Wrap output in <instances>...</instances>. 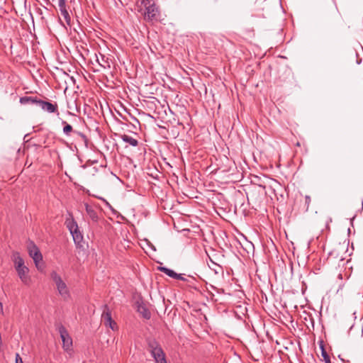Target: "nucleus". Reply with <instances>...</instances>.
I'll return each instance as SVG.
<instances>
[{
	"mask_svg": "<svg viewBox=\"0 0 363 363\" xmlns=\"http://www.w3.org/2000/svg\"><path fill=\"white\" fill-rule=\"evenodd\" d=\"M135 9L147 21L157 22L160 18V11L154 0H138Z\"/></svg>",
	"mask_w": 363,
	"mask_h": 363,
	"instance_id": "obj_1",
	"label": "nucleus"
},
{
	"mask_svg": "<svg viewBox=\"0 0 363 363\" xmlns=\"http://www.w3.org/2000/svg\"><path fill=\"white\" fill-rule=\"evenodd\" d=\"M347 251V247L344 245H339L334 248L328 255L327 262L330 264H334L337 267H344L345 265L350 261L345 260L346 257L344 256Z\"/></svg>",
	"mask_w": 363,
	"mask_h": 363,
	"instance_id": "obj_2",
	"label": "nucleus"
},
{
	"mask_svg": "<svg viewBox=\"0 0 363 363\" xmlns=\"http://www.w3.org/2000/svg\"><path fill=\"white\" fill-rule=\"evenodd\" d=\"M50 278L55 283L59 295L64 299L67 300L70 298V292L65 281L61 276L55 271L50 273Z\"/></svg>",
	"mask_w": 363,
	"mask_h": 363,
	"instance_id": "obj_3",
	"label": "nucleus"
},
{
	"mask_svg": "<svg viewBox=\"0 0 363 363\" xmlns=\"http://www.w3.org/2000/svg\"><path fill=\"white\" fill-rule=\"evenodd\" d=\"M148 351L154 358L155 363H167L165 354L160 345L155 339L147 340Z\"/></svg>",
	"mask_w": 363,
	"mask_h": 363,
	"instance_id": "obj_4",
	"label": "nucleus"
},
{
	"mask_svg": "<svg viewBox=\"0 0 363 363\" xmlns=\"http://www.w3.org/2000/svg\"><path fill=\"white\" fill-rule=\"evenodd\" d=\"M28 250L30 257L33 259L36 267H38V263L43 260V256L38 247L35 243L30 241L28 245Z\"/></svg>",
	"mask_w": 363,
	"mask_h": 363,
	"instance_id": "obj_5",
	"label": "nucleus"
},
{
	"mask_svg": "<svg viewBox=\"0 0 363 363\" xmlns=\"http://www.w3.org/2000/svg\"><path fill=\"white\" fill-rule=\"evenodd\" d=\"M101 321L104 322L106 326L110 327L112 330H114L116 326V323L113 320L111 311L107 305L104 306Z\"/></svg>",
	"mask_w": 363,
	"mask_h": 363,
	"instance_id": "obj_6",
	"label": "nucleus"
},
{
	"mask_svg": "<svg viewBox=\"0 0 363 363\" xmlns=\"http://www.w3.org/2000/svg\"><path fill=\"white\" fill-rule=\"evenodd\" d=\"M38 106L41 108L44 111H46L49 113H55L59 114L58 112V106L56 102L51 103L48 101H43L40 99L38 104Z\"/></svg>",
	"mask_w": 363,
	"mask_h": 363,
	"instance_id": "obj_7",
	"label": "nucleus"
},
{
	"mask_svg": "<svg viewBox=\"0 0 363 363\" xmlns=\"http://www.w3.org/2000/svg\"><path fill=\"white\" fill-rule=\"evenodd\" d=\"M59 332L62 341L63 348L65 350H69L72 345V340L71 337L64 326L60 327Z\"/></svg>",
	"mask_w": 363,
	"mask_h": 363,
	"instance_id": "obj_8",
	"label": "nucleus"
},
{
	"mask_svg": "<svg viewBox=\"0 0 363 363\" xmlns=\"http://www.w3.org/2000/svg\"><path fill=\"white\" fill-rule=\"evenodd\" d=\"M324 15L325 19L330 23L337 22L340 19V14L337 9L335 6H332Z\"/></svg>",
	"mask_w": 363,
	"mask_h": 363,
	"instance_id": "obj_9",
	"label": "nucleus"
},
{
	"mask_svg": "<svg viewBox=\"0 0 363 363\" xmlns=\"http://www.w3.org/2000/svg\"><path fill=\"white\" fill-rule=\"evenodd\" d=\"M16 270L21 281L26 285H29L30 284L31 279L30 277L28 275L29 272L28 268L25 267L23 268L17 269Z\"/></svg>",
	"mask_w": 363,
	"mask_h": 363,
	"instance_id": "obj_10",
	"label": "nucleus"
},
{
	"mask_svg": "<svg viewBox=\"0 0 363 363\" xmlns=\"http://www.w3.org/2000/svg\"><path fill=\"white\" fill-rule=\"evenodd\" d=\"M85 210L86 214L89 217V218L94 223H97L99 220V216L97 210L92 206L85 203Z\"/></svg>",
	"mask_w": 363,
	"mask_h": 363,
	"instance_id": "obj_11",
	"label": "nucleus"
},
{
	"mask_svg": "<svg viewBox=\"0 0 363 363\" xmlns=\"http://www.w3.org/2000/svg\"><path fill=\"white\" fill-rule=\"evenodd\" d=\"M39 99L37 96H25L20 98V103L23 105L26 104H35L38 106Z\"/></svg>",
	"mask_w": 363,
	"mask_h": 363,
	"instance_id": "obj_12",
	"label": "nucleus"
},
{
	"mask_svg": "<svg viewBox=\"0 0 363 363\" xmlns=\"http://www.w3.org/2000/svg\"><path fill=\"white\" fill-rule=\"evenodd\" d=\"M13 262H14L16 269H19V268H23V267H26L24 265V260L20 256L18 252H15L13 254Z\"/></svg>",
	"mask_w": 363,
	"mask_h": 363,
	"instance_id": "obj_13",
	"label": "nucleus"
},
{
	"mask_svg": "<svg viewBox=\"0 0 363 363\" xmlns=\"http://www.w3.org/2000/svg\"><path fill=\"white\" fill-rule=\"evenodd\" d=\"M71 234L72 235L74 243L77 245H81L84 238L79 228L77 230L72 232Z\"/></svg>",
	"mask_w": 363,
	"mask_h": 363,
	"instance_id": "obj_14",
	"label": "nucleus"
},
{
	"mask_svg": "<svg viewBox=\"0 0 363 363\" xmlns=\"http://www.w3.org/2000/svg\"><path fill=\"white\" fill-rule=\"evenodd\" d=\"M121 139L123 142L130 144L133 147H136L138 145V141L135 138L128 135H122L121 136Z\"/></svg>",
	"mask_w": 363,
	"mask_h": 363,
	"instance_id": "obj_15",
	"label": "nucleus"
},
{
	"mask_svg": "<svg viewBox=\"0 0 363 363\" xmlns=\"http://www.w3.org/2000/svg\"><path fill=\"white\" fill-rule=\"evenodd\" d=\"M65 224L67 228L70 231V233L79 228L77 222L72 218L71 219H67L65 222Z\"/></svg>",
	"mask_w": 363,
	"mask_h": 363,
	"instance_id": "obj_16",
	"label": "nucleus"
},
{
	"mask_svg": "<svg viewBox=\"0 0 363 363\" xmlns=\"http://www.w3.org/2000/svg\"><path fill=\"white\" fill-rule=\"evenodd\" d=\"M60 13H61L62 16L63 17L65 23L68 26H70V24H71V16H70V15L69 13L67 8L60 9Z\"/></svg>",
	"mask_w": 363,
	"mask_h": 363,
	"instance_id": "obj_17",
	"label": "nucleus"
},
{
	"mask_svg": "<svg viewBox=\"0 0 363 363\" xmlns=\"http://www.w3.org/2000/svg\"><path fill=\"white\" fill-rule=\"evenodd\" d=\"M160 272H164L165 274L169 276V277H172L173 279H175L176 276H177V273L175 272L174 270L167 268L165 267H160L159 268Z\"/></svg>",
	"mask_w": 363,
	"mask_h": 363,
	"instance_id": "obj_18",
	"label": "nucleus"
},
{
	"mask_svg": "<svg viewBox=\"0 0 363 363\" xmlns=\"http://www.w3.org/2000/svg\"><path fill=\"white\" fill-rule=\"evenodd\" d=\"M62 124L65 125L63 128V133L66 135H69L70 133L72 131V126L68 124L66 121H63Z\"/></svg>",
	"mask_w": 363,
	"mask_h": 363,
	"instance_id": "obj_19",
	"label": "nucleus"
},
{
	"mask_svg": "<svg viewBox=\"0 0 363 363\" xmlns=\"http://www.w3.org/2000/svg\"><path fill=\"white\" fill-rule=\"evenodd\" d=\"M138 311L143 315V316L146 318L149 319L150 318V311L145 308V307H139Z\"/></svg>",
	"mask_w": 363,
	"mask_h": 363,
	"instance_id": "obj_20",
	"label": "nucleus"
},
{
	"mask_svg": "<svg viewBox=\"0 0 363 363\" xmlns=\"http://www.w3.org/2000/svg\"><path fill=\"white\" fill-rule=\"evenodd\" d=\"M322 356L326 363H330V358L323 348H322Z\"/></svg>",
	"mask_w": 363,
	"mask_h": 363,
	"instance_id": "obj_21",
	"label": "nucleus"
},
{
	"mask_svg": "<svg viewBox=\"0 0 363 363\" xmlns=\"http://www.w3.org/2000/svg\"><path fill=\"white\" fill-rule=\"evenodd\" d=\"M311 201V199L310 196H305V205H306V211L308 209V207L310 206Z\"/></svg>",
	"mask_w": 363,
	"mask_h": 363,
	"instance_id": "obj_22",
	"label": "nucleus"
},
{
	"mask_svg": "<svg viewBox=\"0 0 363 363\" xmlns=\"http://www.w3.org/2000/svg\"><path fill=\"white\" fill-rule=\"evenodd\" d=\"M58 7L59 10L67 8L65 0H58Z\"/></svg>",
	"mask_w": 363,
	"mask_h": 363,
	"instance_id": "obj_23",
	"label": "nucleus"
},
{
	"mask_svg": "<svg viewBox=\"0 0 363 363\" xmlns=\"http://www.w3.org/2000/svg\"><path fill=\"white\" fill-rule=\"evenodd\" d=\"M175 279H179V280L184 281H188V279L186 278H185L183 276V274H177V276H176Z\"/></svg>",
	"mask_w": 363,
	"mask_h": 363,
	"instance_id": "obj_24",
	"label": "nucleus"
},
{
	"mask_svg": "<svg viewBox=\"0 0 363 363\" xmlns=\"http://www.w3.org/2000/svg\"><path fill=\"white\" fill-rule=\"evenodd\" d=\"M97 61H98L99 64L101 67H103L104 68H106V67H110V65H109V64H108V62L107 61H104V63H101V62L99 61V59H97Z\"/></svg>",
	"mask_w": 363,
	"mask_h": 363,
	"instance_id": "obj_25",
	"label": "nucleus"
},
{
	"mask_svg": "<svg viewBox=\"0 0 363 363\" xmlns=\"http://www.w3.org/2000/svg\"><path fill=\"white\" fill-rule=\"evenodd\" d=\"M16 363H23L22 358L18 353L16 354Z\"/></svg>",
	"mask_w": 363,
	"mask_h": 363,
	"instance_id": "obj_26",
	"label": "nucleus"
},
{
	"mask_svg": "<svg viewBox=\"0 0 363 363\" xmlns=\"http://www.w3.org/2000/svg\"><path fill=\"white\" fill-rule=\"evenodd\" d=\"M0 312L3 314L4 310H3V303L0 302Z\"/></svg>",
	"mask_w": 363,
	"mask_h": 363,
	"instance_id": "obj_27",
	"label": "nucleus"
},
{
	"mask_svg": "<svg viewBox=\"0 0 363 363\" xmlns=\"http://www.w3.org/2000/svg\"><path fill=\"white\" fill-rule=\"evenodd\" d=\"M75 133H77V134L82 135V136H84L82 133H81L80 132H77V131H75Z\"/></svg>",
	"mask_w": 363,
	"mask_h": 363,
	"instance_id": "obj_28",
	"label": "nucleus"
},
{
	"mask_svg": "<svg viewBox=\"0 0 363 363\" xmlns=\"http://www.w3.org/2000/svg\"><path fill=\"white\" fill-rule=\"evenodd\" d=\"M101 60H101V62H103V63H104V61H105V60H104V56H101Z\"/></svg>",
	"mask_w": 363,
	"mask_h": 363,
	"instance_id": "obj_29",
	"label": "nucleus"
},
{
	"mask_svg": "<svg viewBox=\"0 0 363 363\" xmlns=\"http://www.w3.org/2000/svg\"><path fill=\"white\" fill-rule=\"evenodd\" d=\"M362 209H363V200L362 201Z\"/></svg>",
	"mask_w": 363,
	"mask_h": 363,
	"instance_id": "obj_30",
	"label": "nucleus"
}]
</instances>
